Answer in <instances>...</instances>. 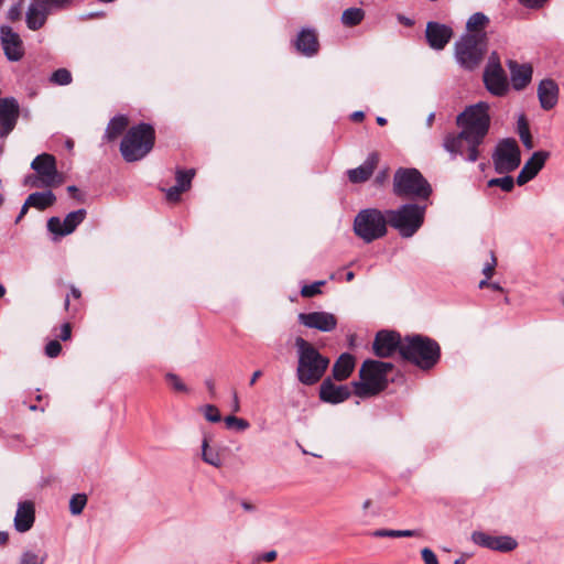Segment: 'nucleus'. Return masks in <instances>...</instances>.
I'll use <instances>...</instances> for the list:
<instances>
[{
	"label": "nucleus",
	"mask_w": 564,
	"mask_h": 564,
	"mask_svg": "<svg viewBox=\"0 0 564 564\" xmlns=\"http://www.w3.org/2000/svg\"><path fill=\"white\" fill-rule=\"evenodd\" d=\"M400 357L422 370H430L441 359V346L429 336L421 334L406 335L403 337Z\"/></svg>",
	"instance_id": "f257e3e1"
},
{
	"label": "nucleus",
	"mask_w": 564,
	"mask_h": 564,
	"mask_svg": "<svg viewBox=\"0 0 564 564\" xmlns=\"http://www.w3.org/2000/svg\"><path fill=\"white\" fill-rule=\"evenodd\" d=\"M294 344L297 352V380L305 386L317 383L324 377L329 359L302 337H296Z\"/></svg>",
	"instance_id": "f03ea898"
},
{
	"label": "nucleus",
	"mask_w": 564,
	"mask_h": 564,
	"mask_svg": "<svg viewBox=\"0 0 564 564\" xmlns=\"http://www.w3.org/2000/svg\"><path fill=\"white\" fill-rule=\"evenodd\" d=\"M393 369L391 362L368 359L359 370L360 381H352L354 392L359 398L376 395L388 386L387 375Z\"/></svg>",
	"instance_id": "7ed1b4c3"
},
{
	"label": "nucleus",
	"mask_w": 564,
	"mask_h": 564,
	"mask_svg": "<svg viewBox=\"0 0 564 564\" xmlns=\"http://www.w3.org/2000/svg\"><path fill=\"white\" fill-rule=\"evenodd\" d=\"M154 142V128L150 123L141 122L127 131L120 143V153L126 162H137L151 152Z\"/></svg>",
	"instance_id": "20e7f679"
},
{
	"label": "nucleus",
	"mask_w": 564,
	"mask_h": 564,
	"mask_svg": "<svg viewBox=\"0 0 564 564\" xmlns=\"http://www.w3.org/2000/svg\"><path fill=\"white\" fill-rule=\"evenodd\" d=\"M489 110L490 106L486 101L467 106L456 117V124L460 129L458 138L470 135L476 142L478 140L485 141L491 122Z\"/></svg>",
	"instance_id": "39448f33"
},
{
	"label": "nucleus",
	"mask_w": 564,
	"mask_h": 564,
	"mask_svg": "<svg viewBox=\"0 0 564 564\" xmlns=\"http://www.w3.org/2000/svg\"><path fill=\"white\" fill-rule=\"evenodd\" d=\"M393 193L401 198L426 200L432 194V186L419 170L399 167L393 175Z\"/></svg>",
	"instance_id": "423d86ee"
},
{
	"label": "nucleus",
	"mask_w": 564,
	"mask_h": 564,
	"mask_svg": "<svg viewBox=\"0 0 564 564\" xmlns=\"http://www.w3.org/2000/svg\"><path fill=\"white\" fill-rule=\"evenodd\" d=\"M388 225V210L365 208L355 216L354 232L364 242L371 243L387 235Z\"/></svg>",
	"instance_id": "0eeeda50"
},
{
	"label": "nucleus",
	"mask_w": 564,
	"mask_h": 564,
	"mask_svg": "<svg viewBox=\"0 0 564 564\" xmlns=\"http://www.w3.org/2000/svg\"><path fill=\"white\" fill-rule=\"evenodd\" d=\"M426 205L403 204L397 209H388L389 225L402 238L413 237L424 223Z\"/></svg>",
	"instance_id": "6e6552de"
},
{
	"label": "nucleus",
	"mask_w": 564,
	"mask_h": 564,
	"mask_svg": "<svg viewBox=\"0 0 564 564\" xmlns=\"http://www.w3.org/2000/svg\"><path fill=\"white\" fill-rule=\"evenodd\" d=\"M487 51L486 33H465L455 43V58L460 67L475 69Z\"/></svg>",
	"instance_id": "1a4fd4ad"
},
{
	"label": "nucleus",
	"mask_w": 564,
	"mask_h": 564,
	"mask_svg": "<svg viewBox=\"0 0 564 564\" xmlns=\"http://www.w3.org/2000/svg\"><path fill=\"white\" fill-rule=\"evenodd\" d=\"M491 159L498 174H509L517 170L521 163V151L517 140L513 138L499 140Z\"/></svg>",
	"instance_id": "9d476101"
},
{
	"label": "nucleus",
	"mask_w": 564,
	"mask_h": 564,
	"mask_svg": "<svg viewBox=\"0 0 564 564\" xmlns=\"http://www.w3.org/2000/svg\"><path fill=\"white\" fill-rule=\"evenodd\" d=\"M458 137L459 132L446 134L443 140L444 150L451 154L452 159L459 156L466 162H476L479 158V147L484 140L476 142L470 135Z\"/></svg>",
	"instance_id": "9b49d317"
},
{
	"label": "nucleus",
	"mask_w": 564,
	"mask_h": 564,
	"mask_svg": "<svg viewBox=\"0 0 564 564\" xmlns=\"http://www.w3.org/2000/svg\"><path fill=\"white\" fill-rule=\"evenodd\" d=\"M484 84L486 89L494 96L502 97L509 90V83L503 70L500 57L497 52H492L489 57L487 65L484 69L482 75Z\"/></svg>",
	"instance_id": "f8f14e48"
},
{
	"label": "nucleus",
	"mask_w": 564,
	"mask_h": 564,
	"mask_svg": "<svg viewBox=\"0 0 564 564\" xmlns=\"http://www.w3.org/2000/svg\"><path fill=\"white\" fill-rule=\"evenodd\" d=\"M31 169L41 176L42 184L45 188L58 186L63 182V177L57 171L56 159L48 153H42L35 156L31 163Z\"/></svg>",
	"instance_id": "ddd939ff"
},
{
	"label": "nucleus",
	"mask_w": 564,
	"mask_h": 564,
	"mask_svg": "<svg viewBox=\"0 0 564 564\" xmlns=\"http://www.w3.org/2000/svg\"><path fill=\"white\" fill-rule=\"evenodd\" d=\"M20 117V105L14 97H0V138L6 139L15 128Z\"/></svg>",
	"instance_id": "4468645a"
},
{
	"label": "nucleus",
	"mask_w": 564,
	"mask_h": 564,
	"mask_svg": "<svg viewBox=\"0 0 564 564\" xmlns=\"http://www.w3.org/2000/svg\"><path fill=\"white\" fill-rule=\"evenodd\" d=\"M403 338L394 330L382 329L379 330L372 344V349L376 356L380 358H388L395 351L400 354Z\"/></svg>",
	"instance_id": "2eb2a0df"
},
{
	"label": "nucleus",
	"mask_w": 564,
	"mask_h": 564,
	"mask_svg": "<svg viewBox=\"0 0 564 564\" xmlns=\"http://www.w3.org/2000/svg\"><path fill=\"white\" fill-rule=\"evenodd\" d=\"M86 215V209L80 208L67 214L63 221L59 217L53 216L47 220V229L58 237L67 236L85 220Z\"/></svg>",
	"instance_id": "dca6fc26"
},
{
	"label": "nucleus",
	"mask_w": 564,
	"mask_h": 564,
	"mask_svg": "<svg viewBox=\"0 0 564 564\" xmlns=\"http://www.w3.org/2000/svg\"><path fill=\"white\" fill-rule=\"evenodd\" d=\"M471 541L481 546L492 551L510 552L513 551L518 542L509 535H490L482 531H475L471 533Z\"/></svg>",
	"instance_id": "f3484780"
},
{
	"label": "nucleus",
	"mask_w": 564,
	"mask_h": 564,
	"mask_svg": "<svg viewBox=\"0 0 564 564\" xmlns=\"http://www.w3.org/2000/svg\"><path fill=\"white\" fill-rule=\"evenodd\" d=\"M300 324L307 328H315L319 332L328 333L336 328L337 318L329 312L300 313L297 316Z\"/></svg>",
	"instance_id": "a211bd4d"
},
{
	"label": "nucleus",
	"mask_w": 564,
	"mask_h": 564,
	"mask_svg": "<svg viewBox=\"0 0 564 564\" xmlns=\"http://www.w3.org/2000/svg\"><path fill=\"white\" fill-rule=\"evenodd\" d=\"M1 44L4 55L11 62H18L23 57V43L20 35L9 25L0 28Z\"/></svg>",
	"instance_id": "6ab92c4d"
},
{
	"label": "nucleus",
	"mask_w": 564,
	"mask_h": 564,
	"mask_svg": "<svg viewBox=\"0 0 564 564\" xmlns=\"http://www.w3.org/2000/svg\"><path fill=\"white\" fill-rule=\"evenodd\" d=\"M453 36V30L451 26L430 21L426 24L425 39L429 46L435 51L443 50L451 41Z\"/></svg>",
	"instance_id": "aec40b11"
},
{
	"label": "nucleus",
	"mask_w": 564,
	"mask_h": 564,
	"mask_svg": "<svg viewBox=\"0 0 564 564\" xmlns=\"http://www.w3.org/2000/svg\"><path fill=\"white\" fill-rule=\"evenodd\" d=\"M351 390L347 384H335L332 378H326L319 386V399L329 404H338L348 400Z\"/></svg>",
	"instance_id": "412c9836"
},
{
	"label": "nucleus",
	"mask_w": 564,
	"mask_h": 564,
	"mask_svg": "<svg viewBox=\"0 0 564 564\" xmlns=\"http://www.w3.org/2000/svg\"><path fill=\"white\" fill-rule=\"evenodd\" d=\"M550 158L549 151H536L524 163L523 167L517 176V184L522 186L533 180L543 169L546 160Z\"/></svg>",
	"instance_id": "4be33fe9"
},
{
	"label": "nucleus",
	"mask_w": 564,
	"mask_h": 564,
	"mask_svg": "<svg viewBox=\"0 0 564 564\" xmlns=\"http://www.w3.org/2000/svg\"><path fill=\"white\" fill-rule=\"evenodd\" d=\"M560 88L555 80L544 78L538 86V97L543 110L553 109L558 101Z\"/></svg>",
	"instance_id": "5701e85b"
},
{
	"label": "nucleus",
	"mask_w": 564,
	"mask_h": 564,
	"mask_svg": "<svg viewBox=\"0 0 564 564\" xmlns=\"http://www.w3.org/2000/svg\"><path fill=\"white\" fill-rule=\"evenodd\" d=\"M379 163V155L377 152L370 153L365 162L356 169L347 171L348 178L354 184H359L368 181L372 175L375 169Z\"/></svg>",
	"instance_id": "b1692460"
},
{
	"label": "nucleus",
	"mask_w": 564,
	"mask_h": 564,
	"mask_svg": "<svg viewBox=\"0 0 564 564\" xmlns=\"http://www.w3.org/2000/svg\"><path fill=\"white\" fill-rule=\"evenodd\" d=\"M513 89H524L532 79V66L530 64H518L516 61H508Z\"/></svg>",
	"instance_id": "393cba45"
},
{
	"label": "nucleus",
	"mask_w": 564,
	"mask_h": 564,
	"mask_svg": "<svg viewBox=\"0 0 564 564\" xmlns=\"http://www.w3.org/2000/svg\"><path fill=\"white\" fill-rule=\"evenodd\" d=\"M34 520V505L31 501L19 502L13 521L14 529L21 533L26 532L33 527Z\"/></svg>",
	"instance_id": "a878e982"
},
{
	"label": "nucleus",
	"mask_w": 564,
	"mask_h": 564,
	"mask_svg": "<svg viewBox=\"0 0 564 564\" xmlns=\"http://www.w3.org/2000/svg\"><path fill=\"white\" fill-rule=\"evenodd\" d=\"M47 14L48 11L42 2L39 0H32L25 14L28 28L32 31L41 29L45 24Z\"/></svg>",
	"instance_id": "bb28decb"
},
{
	"label": "nucleus",
	"mask_w": 564,
	"mask_h": 564,
	"mask_svg": "<svg viewBox=\"0 0 564 564\" xmlns=\"http://www.w3.org/2000/svg\"><path fill=\"white\" fill-rule=\"evenodd\" d=\"M295 46L305 56H313L318 51V41L313 30L303 29L296 40Z\"/></svg>",
	"instance_id": "cd10ccee"
},
{
	"label": "nucleus",
	"mask_w": 564,
	"mask_h": 564,
	"mask_svg": "<svg viewBox=\"0 0 564 564\" xmlns=\"http://www.w3.org/2000/svg\"><path fill=\"white\" fill-rule=\"evenodd\" d=\"M355 369V358L352 355L348 352L341 354L338 359L335 361L332 376L333 379L337 381H344L350 377Z\"/></svg>",
	"instance_id": "c85d7f7f"
},
{
	"label": "nucleus",
	"mask_w": 564,
	"mask_h": 564,
	"mask_svg": "<svg viewBox=\"0 0 564 564\" xmlns=\"http://www.w3.org/2000/svg\"><path fill=\"white\" fill-rule=\"evenodd\" d=\"M55 202L56 196L51 189L32 193L26 198V205H31V207H34L39 210H45L46 208L53 206Z\"/></svg>",
	"instance_id": "c756f323"
},
{
	"label": "nucleus",
	"mask_w": 564,
	"mask_h": 564,
	"mask_svg": "<svg viewBox=\"0 0 564 564\" xmlns=\"http://www.w3.org/2000/svg\"><path fill=\"white\" fill-rule=\"evenodd\" d=\"M128 118L123 115L115 116L110 119L106 131H105V139L108 141L115 140L118 135H120L126 128L128 127Z\"/></svg>",
	"instance_id": "7c9ffc66"
},
{
	"label": "nucleus",
	"mask_w": 564,
	"mask_h": 564,
	"mask_svg": "<svg viewBox=\"0 0 564 564\" xmlns=\"http://www.w3.org/2000/svg\"><path fill=\"white\" fill-rule=\"evenodd\" d=\"M202 459L206 464L214 466L216 468H219L223 465L219 452L209 446L207 438H204L202 443Z\"/></svg>",
	"instance_id": "2f4dec72"
},
{
	"label": "nucleus",
	"mask_w": 564,
	"mask_h": 564,
	"mask_svg": "<svg viewBox=\"0 0 564 564\" xmlns=\"http://www.w3.org/2000/svg\"><path fill=\"white\" fill-rule=\"evenodd\" d=\"M489 23V19L482 12H476L469 17L466 23L467 33H485L484 28Z\"/></svg>",
	"instance_id": "473e14b6"
},
{
	"label": "nucleus",
	"mask_w": 564,
	"mask_h": 564,
	"mask_svg": "<svg viewBox=\"0 0 564 564\" xmlns=\"http://www.w3.org/2000/svg\"><path fill=\"white\" fill-rule=\"evenodd\" d=\"M375 538H413L420 536L419 530H392V529H378L371 533Z\"/></svg>",
	"instance_id": "72a5a7b5"
},
{
	"label": "nucleus",
	"mask_w": 564,
	"mask_h": 564,
	"mask_svg": "<svg viewBox=\"0 0 564 564\" xmlns=\"http://www.w3.org/2000/svg\"><path fill=\"white\" fill-rule=\"evenodd\" d=\"M365 18V11L360 8H348L341 14V23L345 26H355L361 23Z\"/></svg>",
	"instance_id": "f704fd0d"
},
{
	"label": "nucleus",
	"mask_w": 564,
	"mask_h": 564,
	"mask_svg": "<svg viewBox=\"0 0 564 564\" xmlns=\"http://www.w3.org/2000/svg\"><path fill=\"white\" fill-rule=\"evenodd\" d=\"M195 176V170L188 169V170H182L177 169L175 172V180H176V186L182 188L184 192L188 191L191 188L192 180Z\"/></svg>",
	"instance_id": "c9c22d12"
},
{
	"label": "nucleus",
	"mask_w": 564,
	"mask_h": 564,
	"mask_svg": "<svg viewBox=\"0 0 564 564\" xmlns=\"http://www.w3.org/2000/svg\"><path fill=\"white\" fill-rule=\"evenodd\" d=\"M502 177L491 178L487 182L488 187H500L503 192H511L514 187V178L508 174Z\"/></svg>",
	"instance_id": "e433bc0d"
},
{
	"label": "nucleus",
	"mask_w": 564,
	"mask_h": 564,
	"mask_svg": "<svg viewBox=\"0 0 564 564\" xmlns=\"http://www.w3.org/2000/svg\"><path fill=\"white\" fill-rule=\"evenodd\" d=\"M51 82L58 86L69 85L73 80L72 74L66 68H58L51 75Z\"/></svg>",
	"instance_id": "4c0bfd02"
},
{
	"label": "nucleus",
	"mask_w": 564,
	"mask_h": 564,
	"mask_svg": "<svg viewBox=\"0 0 564 564\" xmlns=\"http://www.w3.org/2000/svg\"><path fill=\"white\" fill-rule=\"evenodd\" d=\"M87 503V496L85 494H76L69 500V511L72 514H80Z\"/></svg>",
	"instance_id": "58836bf2"
},
{
	"label": "nucleus",
	"mask_w": 564,
	"mask_h": 564,
	"mask_svg": "<svg viewBox=\"0 0 564 564\" xmlns=\"http://www.w3.org/2000/svg\"><path fill=\"white\" fill-rule=\"evenodd\" d=\"M200 412L208 422L218 423L221 421V415L216 405L206 404L200 408Z\"/></svg>",
	"instance_id": "ea45409f"
},
{
	"label": "nucleus",
	"mask_w": 564,
	"mask_h": 564,
	"mask_svg": "<svg viewBox=\"0 0 564 564\" xmlns=\"http://www.w3.org/2000/svg\"><path fill=\"white\" fill-rule=\"evenodd\" d=\"M225 424L228 429H237L238 431H245L250 426L247 420L237 417L235 415L226 416Z\"/></svg>",
	"instance_id": "a19ab883"
},
{
	"label": "nucleus",
	"mask_w": 564,
	"mask_h": 564,
	"mask_svg": "<svg viewBox=\"0 0 564 564\" xmlns=\"http://www.w3.org/2000/svg\"><path fill=\"white\" fill-rule=\"evenodd\" d=\"M166 381L171 384V387L177 392H187L188 389L186 384L181 380V378L172 372L166 373Z\"/></svg>",
	"instance_id": "79ce46f5"
},
{
	"label": "nucleus",
	"mask_w": 564,
	"mask_h": 564,
	"mask_svg": "<svg viewBox=\"0 0 564 564\" xmlns=\"http://www.w3.org/2000/svg\"><path fill=\"white\" fill-rule=\"evenodd\" d=\"M325 284V281H317L308 285H304L301 290V295L304 297H312L321 293V286Z\"/></svg>",
	"instance_id": "37998d69"
},
{
	"label": "nucleus",
	"mask_w": 564,
	"mask_h": 564,
	"mask_svg": "<svg viewBox=\"0 0 564 564\" xmlns=\"http://www.w3.org/2000/svg\"><path fill=\"white\" fill-rule=\"evenodd\" d=\"M20 564H44V557H40L31 551H25L21 555Z\"/></svg>",
	"instance_id": "c03bdc74"
},
{
	"label": "nucleus",
	"mask_w": 564,
	"mask_h": 564,
	"mask_svg": "<svg viewBox=\"0 0 564 564\" xmlns=\"http://www.w3.org/2000/svg\"><path fill=\"white\" fill-rule=\"evenodd\" d=\"M62 351V345L58 340H50L45 346V355L50 358H56Z\"/></svg>",
	"instance_id": "a18cd8bd"
},
{
	"label": "nucleus",
	"mask_w": 564,
	"mask_h": 564,
	"mask_svg": "<svg viewBox=\"0 0 564 564\" xmlns=\"http://www.w3.org/2000/svg\"><path fill=\"white\" fill-rule=\"evenodd\" d=\"M46 8L48 13L55 9H62L70 2V0H39Z\"/></svg>",
	"instance_id": "49530a36"
},
{
	"label": "nucleus",
	"mask_w": 564,
	"mask_h": 564,
	"mask_svg": "<svg viewBox=\"0 0 564 564\" xmlns=\"http://www.w3.org/2000/svg\"><path fill=\"white\" fill-rule=\"evenodd\" d=\"M497 265V259L495 257L494 251H490V261L485 264L482 268V273L485 278L490 279L494 275L495 268Z\"/></svg>",
	"instance_id": "de8ad7c7"
},
{
	"label": "nucleus",
	"mask_w": 564,
	"mask_h": 564,
	"mask_svg": "<svg viewBox=\"0 0 564 564\" xmlns=\"http://www.w3.org/2000/svg\"><path fill=\"white\" fill-rule=\"evenodd\" d=\"M421 555L424 564H440L435 553L429 547H424Z\"/></svg>",
	"instance_id": "09e8293b"
},
{
	"label": "nucleus",
	"mask_w": 564,
	"mask_h": 564,
	"mask_svg": "<svg viewBox=\"0 0 564 564\" xmlns=\"http://www.w3.org/2000/svg\"><path fill=\"white\" fill-rule=\"evenodd\" d=\"M182 193H184V191L174 185L165 191V196L169 202H177Z\"/></svg>",
	"instance_id": "8fccbe9b"
},
{
	"label": "nucleus",
	"mask_w": 564,
	"mask_h": 564,
	"mask_svg": "<svg viewBox=\"0 0 564 564\" xmlns=\"http://www.w3.org/2000/svg\"><path fill=\"white\" fill-rule=\"evenodd\" d=\"M522 6L528 9L538 10L543 8L549 0H518Z\"/></svg>",
	"instance_id": "3c124183"
},
{
	"label": "nucleus",
	"mask_w": 564,
	"mask_h": 564,
	"mask_svg": "<svg viewBox=\"0 0 564 564\" xmlns=\"http://www.w3.org/2000/svg\"><path fill=\"white\" fill-rule=\"evenodd\" d=\"M517 132H518L519 135L523 134V133L530 132L528 120H527V118H525V116L523 113L520 115L519 118H518V121H517Z\"/></svg>",
	"instance_id": "603ef678"
},
{
	"label": "nucleus",
	"mask_w": 564,
	"mask_h": 564,
	"mask_svg": "<svg viewBox=\"0 0 564 564\" xmlns=\"http://www.w3.org/2000/svg\"><path fill=\"white\" fill-rule=\"evenodd\" d=\"M24 184L29 185L31 187H45V185L42 184L41 176L36 175H28L24 178Z\"/></svg>",
	"instance_id": "864d4df0"
},
{
	"label": "nucleus",
	"mask_w": 564,
	"mask_h": 564,
	"mask_svg": "<svg viewBox=\"0 0 564 564\" xmlns=\"http://www.w3.org/2000/svg\"><path fill=\"white\" fill-rule=\"evenodd\" d=\"M7 17L11 21H15V20L20 19V17H21V4L18 3V4L11 6L10 9L8 10Z\"/></svg>",
	"instance_id": "5fc2aeb1"
},
{
	"label": "nucleus",
	"mask_w": 564,
	"mask_h": 564,
	"mask_svg": "<svg viewBox=\"0 0 564 564\" xmlns=\"http://www.w3.org/2000/svg\"><path fill=\"white\" fill-rule=\"evenodd\" d=\"M72 336V328H70V325L68 323H65L62 325L61 327V334H59V338L62 340H68Z\"/></svg>",
	"instance_id": "6e6d98bb"
},
{
	"label": "nucleus",
	"mask_w": 564,
	"mask_h": 564,
	"mask_svg": "<svg viewBox=\"0 0 564 564\" xmlns=\"http://www.w3.org/2000/svg\"><path fill=\"white\" fill-rule=\"evenodd\" d=\"M523 145L527 148V149H532L533 148V141H532V135H531V132H528V133H523V134H520L519 135Z\"/></svg>",
	"instance_id": "4d7b16f0"
},
{
	"label": "nucleus",
	"mask_w": 564,
	"mask_h": 564,
	"mask_svg": "<svg viewBox=\"0 0 564 564\" xmlns=\"http://www.w3.org/2000/svg\"><path fill=\"white\" fill-rule=\"evenodd\" d=\"M67 192H68V193H69L74 198H76L77 200H79V202H83V200H84L83 196L79 194V191H78V188H77L75 185H69V186L67 187Z\"/></svg>",
	"instance_id": "13d9d810"
},
{
	"label": "nucleus",
	"mask_w": 564,
	"mask_h": 564,
	"mask_svg": "<svg viewBox=\"0 0 564 564\" xmlns=\"http://www.w3.org/2000/svg\"><path fill=\"white\" fill-rule=\"evenodd\" d=\"M387 177H388V171L387 170L380 171L376 175L375 182L377 185H382L384 183V181L387 180Z\"/></svg>",
	"instance_id": "bf43d9fd"
},
{
	"label": "nucleus",
	"mask_w": 564,
	"mask_h": 564,
	"mask_svg": "<svg viewBox=\"0 0 564 564\" xmlns=\"http://www.w3.org/2000/svg\"><path fill=\"white\" fill-rule=\"evenodd\" d=\"M276 552L275 551H269L261 555V558L267 562H272L276 558Z\"/></svg>",
	"instance_id": "052dcab7"
},
{
	"label": "nucleus",
	"mask_w": 564,
	"mask_h": 564,
	"mask_svg": "<svg viewBox=\"0 0 564 564\" xmlns=\"http://www.w3.org/2000/svg\"><path fill=\"white\" fill-rule=\"evenodd\" d=\"M29 207H31V205H26V200H25L24 204L21 207L20 214L18 215V217L15 219L17 224L24 217V215L26 214Z\"/></svg>",
	"instance_id": "680f3d73"
},
{
	"label": "nucleus",
	"mask_w": 564,
	"mask_h": 564,
	"mask_svg": "<svg viewBox=\"0 0 564 564\" xmlns=\"http://www.w3.org/2000/svg\"><path fill=\"white\" fill-rule=\"evenodd\" d=\"M205 384L209 391V393L212 394V397L215 395V383H214V380L213 379H206L205 380Z\"/></svg>",
	"instance_id": "e2e57ef3"
},
{
	"label": "nucleus",
	"mask_w": 564,
	"mask_h": 564,
	"mask_svg": "<svg viewBox=\"0 0 564 564\" xmlns=\"http://www.w3.org/2000/svg\"><path fill=\"white\" fill-rule=\"evenodd\" d=\"M261 376H262V371L256 370L250 378L249 386H253Z\"/></svg>",
	"instance_id": "0e129e2a"
},
{
	"label": "nucleus",
	"mask_w": 564,
	"mask_h": 564,
	"mask_svg": "<svg viewBox=\"0 0 564 564\" xmlns=\"http://www.w3.org/2000/svg\"><path fill=\"white\" fill-rule=\"evenodd\" d=\"M365 118V113L362 111H355L352 115H351V119L354 121H360Z\"/></svg>",
	"instance_id": "69168bd1"
},
{
	"label": "nucleus",
	"mask_w": 564,
	"mask_h": 564,
	"mask_svg": "<svg viewBox=\"0 0 564 564\" xmlns=\"http://www.w3.org/2000/svg\"><path fill=\"white\" fill-rule=\"evenodd\" d=\"M9 534L6 531H0V545H4L8 542Z\"/></svg>",
	"instance_id": "338daca9"
},
{
	"label": "nucleus",
	"mask_w": 564,
	"mask_h": 564,
	"mask_svg": "<svg viewBox=\"0 0 564 564\" xmlns=\"http://www.w3.org/2000/svg\"><path fill=\"white\" fill-rule=\"evenodd\" d=\"M434 119H435V112H431L427 118H426V126L429 128L432 127L433 122H434Z\"/></svg>",
	"instance_id": "774afa93"
}]
</instances>
